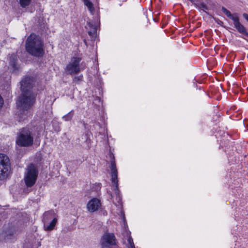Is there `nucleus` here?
Returning <instances> with one entry per match:
<instances>
[{
    "label": "nucleus",
    "mask_w": 248,
    "mask_h": 248,
    "mask_svg": "<svg viewBox=\"0 0 248 248\" xmlns=\"http://www.w3.org/2000/svg\"><path fill=\"white\" fill-rule=\"evenodd\" d=\"M17 61V57L16 55L15 54L12 55L10 58V65L12 66L14 70H16L18 68L16 65V62Z\"/></svg>",
    "instance_id": "13"
},
{
    "label": "nucleus",
    "mask_w": 248,
    "mask_h": 248,
    "mask_svg": "<svg viewBox=\"0 0 248 248\" xmlns=\"http://www.w3.org/2000/svg\"><path fill=\"white\" fill-rule=\"evenodd\" d=\"M38 175V170L32 164L29 165L24 175V181L27 187L33 186L36 181Z\"/></svg>",
    "instance_id": "5"
},
{
    "label": "nucleus",
    "mask_w": 248,
    "mask_h": 248,
    "mask_svg": "<svg viewBox=\"0 0 248 248\" xmlns=\"http://www.w3.org/2000/svg\"><path fill=\"white\" fill-rule=\"evenodd\" d=\"M74 114V111L71 110L67 114L62 117V119L64 121H70L72 120Z\"/></svg>",
    "instance_id": "15"
},
{
    "label": "nucleus",
    "mask_w": 248,
    "mask_h": 248,
    "mask_svg": "<svg viewBox=\"0 0 248 248\" xmlns=\"http://www.w3.org/2000/svg\"><path fill=\"white\" fill-rule=\"evenodd\" d=\"M43 45L39 37L35 34H31L27 39L26 48L30 54L40 57L44 54Z\"/></svg>",
    "instance_id": "2"
},
{
    "label": "nucleus",
    "mask_w": 248,
    "mask_h": 248,
    "mask_svg": "<svg viewBox=\"0 0 248 248\" xmlns=\"http://www.w3.org/2000/svg\"><path fill=\"white\" fill-rule=\"evenodd\" d=\"M54 214V211H48L45 212L43 216V221L44 222V228L45 230L46 231H51L52 230L57 222V219L55 217L53 219L51 222L50 223H48L47 222V216H52Z\"/></svg>",
    "instance_id": "9"
},
{
    "label": "nucleus",
    "mask_w": 248,
    "mask_h": 248,
    "mask_svg": "<svg viewBox=\"0 0 248 248\" xmlns=\"http://www.w3.org/2000/svg\"><path fill=\"white\" fill-rule=\"evenodd\" d=\"M190 1L193 2V0H189Z\"/></svg>",
    "instance_id": "23"
},
{
    "label": "nucleus",
    "mask_w": 248,
    "mask_h": 248,
    "mask_svg": "<svg viewBox=\"0 0 248 248\" xmlns=\"http://www.w3.org/2000/svg\"><path fill=\"white\" fill-rule=\"evenodd\" d=\"M33 82V78L31 77H26L20 82V88L23 94L19 96L16 102L18 108L23 112V114H20L23 116L21 117L20 121L27 117L28 110L34 102L35 96L30 90Z\"/></svg>",
    "instance_id": "1"
},
{
    "label": "nucleus",
    "mask_w": 248,
    "mask_h": 248,
    "mask_svg": "<svg viewBox=\"0 0 248 248\" xmlns=\"http://www.w3.org/2000/svg\"><path fill=\"white\" fill-rule=\"evenodd\" d=\"M33 137L31 131L26 128H23L18 133L16 143L21 147H28L33 144Z\"/></svg>",
    "instance_id": "4"
},
{
    "label": "nucleus",
    "mask_w": 248,
    "mask_h": 248,
    "mask_svg": "<svg viewBox=\"0 0 248 248\" xmlns=\"http://www.w3.org/2000/svg\"><path fill=\"white\" fill-rule=\"evenodd\" d=\"M243 16L246 20L248 21V14H247L246 13H244L243 14Z\"/></svg>",
    "instance_id": "21"
},
{
    "label": "nucleus",
    "mask_w": 248,
    "mask_h": 248,
    "mask_svg": "<svg viewBox=\"0 0 248 248\" xmlns=\"http://www.w3.org/2000/svg\"><path fill=\"white\" fill-rule=\"evenodd\" d=\"M100 206V201L96 198H93L88 202L87 207L89 211L93 212L97 211Z\"/></svg>",
    "instance_id": "10"
},
{
    "label": "nucleus",
    "mask_w": 248,
    "mask_h": 248,
    "mask_svg": "<svg viewBox=\"0 0 248 248\" xmlns=\"http://www.w3.org/2000/svg\"><path fill=\"white\" fill-rule=\"evenodd\" d=\"M81 79V78L80 77H76L74 78V81L75 82L79 81Z\"/></svg>",
    "instance_id": "20"
},
{
    "label": "nucleus",
    "mask_w": 248,
    "mask_h": 248,
    "mask_svg": "<svg viewBox=\"0 0 248 248\" xmlns=\"http://www.w3.org/2000/svg\"><path fill=\"white\" fill-rule=\"evenodd\" d=\"M221 10L227 17L231 19L233 21H234L237 17H238L237 14H234L233 15L228 10L224 7H222Z\"/></svg>",
    "instance_id": "12"
},
{
    "label": "nucleus",
    "mask_w": 248,
    "mask_h": 248,
    "mask_svg": "<svg viewBox=\"0 0 248 248\" xmlns=\"http://www.w3.org/2000/svg\"><path fill=\"white\" fill-rule=\"evenodd\" d=\"M111 182L113 187V190L114 192L113 195L111 194L110 195L112 198L116 196V203L114 200L113 202L116 205L121 204V197L120 191L118 189V181L117 180V170L116 167V164L114 161H111Z\"/></svg>",
    "instance_id": "3"
},
{
    "label": "nucleus",
    "mask_w": 248,
    "mask_h": 248,
    "mask_svg": "<svg viewBox=\"0 0 248 248\" xmlns=\"http://www.w3.org/2000/svg\"><path fill=\"white\" fill-rule=\"evenodd\" d=\"M233 22L234 26L238 31L248 38V32L247 31L246 28L240 22L239 17Z\"/></svg>",
    "instance_id": "11"
},
{
    "label": "nucleus",
    "mask_w": 248,
    "mask_h": 248,
    "mask_svg": "<svg viewBox=\"0 0 248 248\" xmlns=\"http://www.w3.org/2000/svg\"><path fill=\"white\" fill-rule=\"evenodd\" d=\"M81 59L75 57L72 58L68 65L66 66V72L70 75L76 74L85 68V65H83V62L80 64Z\"/></svg>",
    "instance_id": "7"
},
{
    "label": "nucleus",
    "mask_w": 248,
    "mask_h": 248,
    "mask_svg": "<svg viewBox=\"0 0 248 248\" xmlns=\"http://www.w3.org/2000/svg\"><path fill=\"white\" fill-rule=\"evenodd\" d=\"M200 8H201L203 11H206L208 10V7L203 3L200 4Z\"/></svg>",
    "instance_id": "19"
},
{
    "label": "nucleus",
    "mask_w": 248,
    "mask_h": 248,
    "mask_svg": "<svg viewBox=\"0 0 248 248\" xmlns=\"http://www.w3.org/2000/svg\"><path fill=\"white\" fill-rule=\"evenodd\" d=\"M100 244L101 248H112L116 245V239L113 233H105L102 236Z\"/></svg>",
    "instance_id": "8"
},
{
    "label": "nucleus",
    "mask_w": 248,
    "mask_h": 248,
    "mask_svg": "<svg viewBox=\"0 0 248 248\" xmlns=\"http://www.w3.org/2000/svg\"><path fill=\"white\" fill-rule=\"evenodd\" d=\"M31 1V0H19V2L22 7H25L30 4Z\"/></svg>",
    "instance_id": "17"
},
{
    "label": "nucleus",
    "mask_w": 248,
    "mask_h": 248,
    "mask_svg": "<svg viewBox=\"0 0 248 248\" xmlns=\"http://www.w3.org/2000/svg\"><path fill=\"white\" fill-rule=\"evenodd\" d=\"M54 214L52 216H47V221H48V220L49 219H51V218H52L54 217Z\"/></svg>",
    "instance_id": "22"
},
{
    "label": "nucleus",
    "mask_w": 248,
    "mask_h": 248,
    "mask_svg": "<svg viewBox=\"0 0 248 248\" xmlns=\"http://www.w3.org/2000/svg\"><path fill=\"white\" fill-rule=\"evenodd\" d=\"M82 1L90 12L93 14L94 11V9L92 2L90 0H82Z\"/></svg>",
    "instance_id": "14"
},
{
    "label": "nucleus",
    "mask_w": 248,
    "mask_h": 248,
    "mask_svg": "<svg viewBox=\"0 0 248 248\" xmlns=\"http://www.w3.org/2000/svg\"><path fill=\"white\" fill-rule=\"evenodd\" d=\"M11 168V163L9 157L4 154H0V179L6 178Z\"/></svg>",
    "instance_id": "6"
},
{
    "label": "nucleus",
    "mask_w": 248,
    "mask_h": 248,
    "mask_svg": "<svg viewBox=\"0 0 248 248\" xmlns=\"http://www.w3.org/2000/svg\"><path fill=\"white\" fill-rule=\"evenodd\" d=\"M128 248H135L133 239L130 236H128Z\"/></svg>",
    "instance_id": "18"
},
{
    "label": "nucleus",
    "mask_w": 248,
    "mask_h": 248,
    "mask_svg": "<svg viewBox=\"0 0 248 248\" xmlns=\"http://www.w3.org/2000/svg\"><path fill=\"white\" fill-rule=\"evenodd\" d=\"M88 25L89 27H92L91 30L88 31L89 35L92 38L95 37L97 32V29L96 27L90 23H89Z\"/></svg>",
    "instance_id": "16"
}]
</instances>
